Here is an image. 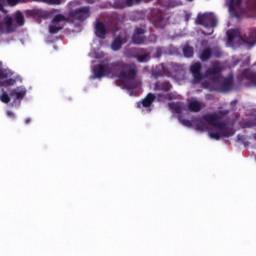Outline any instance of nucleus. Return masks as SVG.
Wrapping results in <instances>:
<instances>
[{"label": "nucleus", "instance_id": "1", "mask_svg": "<svg viewBox=\"0 0 256 256\" xmlns=\"http://www.w3.org/2000/svg\"><path fill=\"white\" fill-rule=\"evenodd\" d=\"M91 17V8L84 6L77 8L68 13V16L57 14L52 19V24L49 26V33L55 35L58 31L63 29V23H83L86 19Z\"/></svg>", "mask_w": 256, "mask_h": 256}, {"label": "nucleus", "instance_id": "2", "mask_svg": "<svg viewBox=\"0 0 256 256\" xmlns=\"http://www.w3.org/2000/svg\"><path fill=\"white\" fill-rule=\"evenodd\" d=\"M109 69H114V75L120 78L121 81H125L124 87L128 91H133L139 87L136 77L138 73L137 64L135 63H125L119 60L114 63H110Z\"/></svg>", "mask_w": 256, "mask_h": 256}, {"label": "nucleus", "instance_id": "3", "mask_svg": "<svg viewBox=\"0 0 256 256\" xmlns=\"http://www.w3.org/2000/svg\"><path fill=\"white\" fill-rule=\"evenodd\" d=\"M202 119L203 121H206L208 125H212V127L220 130V132H210V139H215V141H219L221 137H233V135H235V130H233V128H229L227 122H222L221 116L217 115V113L205 114L202 116Z\"/></svg>", "mask_w": 256, "mask_h": 256}, {"label": "nucleus", "instance_id": "4", "mask_svg": "<svg viewBox=\"0 0 256 256\" xmlns=\"http://www.w3.org/2000/svg\"><path fill=\"white\" fill-rule=\"evenodd\" d=\"M228 42L233 43V41H242L253 47L256 43V28L252 29L248 35L241 36L237 30H228L227 31Z\"/></svg>", "mask_w": 256, "mask_h": 256}, {"label": "nucleus", "instance_id": "5", "mask_svg": "<svg viewBox=\"0 0 256 256\" xmlns=\"http://www.w3.org/2000/svg\"><path fill=\"white\" fill-rule=\"evenodd\" d=\"M126 56L130 59H136L138 63H148V61H151V53L143 48H130L127 50Z\"/></svg>", "mask_w": 256, "mask_h": 256}, {"label": "nucleus", "instance_id": "6", "mask_svg": "<svg viewBox=\"0 0 256 256\" xmlns=\"http://www.w3.org/2000/svg\"><path fill=\"white\" fill-rule=\"evenodd\" d=\"M197 23L198 25L206 27V29H215V27H217V18L215 17V14L211 12L199 14L197 16Z\"/></svg>", "mask_w": 256, "mask_h": 256}, {"label": "nucleus", "instance_id": "7", "mask_svg": "<svg viewBox=\"0 0 256 256\" xmlns=\"http://www.w3.org/2000/svg\"><path fill=\"white\" fill-rule=\"evenodd\" d=\"M15 31H17V25L13 24V17L0 15V33L9 34L15 33Z\"/></svg>", "mask_w": 256, "mask_h": 256}, {"label": "nucleus", "instance_id": "8", "mask_svg": "<svg viewBox=\"0 0 256 256\" xmlns=\"http://www.w3.org/2000/svg\"><path fill=\"white\" fill-rule=\"evenodd\" d=\"M221 71H223L221 63H219V61H215L212 63V66L206 70L205 75L207 79L217 83V81L221 79Z\"/></svg>", "mask_w": 256, "mask_h": 256}, {"label": "nucleus", "instance_id": "9", "mask_svg": "<svg viewBox=\"0 0 256 256\" xmlns=\"http://www.w3.org/2000/svg\"><path fill=\"white\" fill-rule=\"evenodd\" d=\"M12 77L11 70L0 68V87H13L17 83V79Z\"/></svg>", "mask_w": 256, "mask_h": 256}, {"label": "nucleus", "instance_id": "10", "mask_svg": "<svg viewBox=\"0 0 256 256\" xmlns=\"http://www.w3.org/2000/svg\"><path fill=\"white\" fill-rule=\"evenodd\" d=\"M111 64H98L96 66H94L93 68V74H94V77L95 79H101L103 77H105V74L106 73H112L114 74L115 73V69H111L109 68Z\"/></svg>", "mask_w": 256, "mask_h": 256}, {"label": "nucleus", "instance_id": "11", "mask_svg": "<svg viewBox=\"0 0 256 256\" xmlns=\"http://www.w3.org/2000/svg\"><path fill=\"white\" fill-rule=\"evenodd\" d=\"M201 69V62H195L190 66V72L194 78V83H201V81H203L204 76L203 73H201Z\"/></svg>", "mask_w": 256, "mask_h": 256}, {"label": "nucleus", "instance_id": "12", "mask_svg": "<svg viewBox=\"0 0 256 256\" xmlns=\"http://www.w3.org/2000/svg\"><path fill=\"white\" fill-rule=\"evenodd\" d=\"M165 76L171 77V72L169 71L167 66H165V64H159L158 66L152 69V77H154V79H159V77Z\"/></svg>", "mask_w": 256, "mask_h": 256}, {"label": "nucleus", "instance_id": "13", "mask_svg": "<svg viewBox=\"0 0 256 256\" xmlns=\"http://www.w3.org/2000/svg\"><path fill=\"white\" fill-rule=\"evenodd\" d=\"M145 29L143 28H135L134 33L132 35V42L134 45H143L145 43Z\"/></svg>", "mask_w": 256, "mask_h": 256}, {"label": "nucleus", "instance_id": "14", "mask_svg": "<svg viewBox=\"0 0 256 256\" xmlns=\"http://www.w3.org/2000/svg\"><path fill=\"white\" fill-rule=\"evenodd\" d=\"M27 95V89L23 86H18L10 91V97L14 98V101H23Z\"/></svg>", "mask_w": 256, "mask_h": 256}, {"label": "nucleus", "instance_id": "15", "mask_svg": "<svg viewBox=\"0 0 256 256\" xmlns=\"http://www.w3.org/2000/svg\"><path fill=\"white\" fill-rule=\"evenodd\" d=\"M94 33L98 39H105V35L108 33L105 23L101 22V20L96 21Z\"/></svg>", "mask_w": 256, "mask_h": 256}, {"label": "nucleus", "instance_id": "16", "mask_svg": "<svg viewBox=\"0 0 256 256\" xmlns=\"http://www.w3.org/2000/svg\"><path fill=\"white\" fill-rule=\"evenodd\" d=\"M231 89H233V79L231 78H226L219 86L215 87V91L218 93H225Z\"/></svg>", "mask_w": 256, "mask_h": 256}, {"label": "nucleus", "instance_id": "17", "mask_svg": "<svg viewBox=\"0 0 256 256\" xmlns=\"http://www.w3.org/2000/svg\"><path fill=\"white\" fill-rule=\"evenodd\" d=\"M173 89V84L169 81H158L154 84V91H163V93H169Z\"/></svg>", "mask_w": 256, "mask_h": 256}, {"label": "nucleus", "instance_id": "18", "mask_svg": "<svg viewBox=\"0 0 256 256\" xmlns=\"http://www.w3.org/2000/svg\"><path fill=\"white\" fill-rule=\"evenodd\" d=\"M243 77L250 81L254 87H256V71H251V70H244L242 73Z\"/></svg>", "mask_w": 256, "mask_h": 256}, {"label": "nucleus", "instance_id": "19", "mask_svg": "<svg viewBox=\"0 0 256 256\" xmlns=\"http://www.w3.org/2000/svg\"><path fill=\"white\" fill-rule=\"evenodd\" d=\"M121 47H123V38H121V36H117L112 41L111 49L112 51H120Z\"/></svg>", "mask_w": 256, "mask_h": 256}, {"label": "nucleus", "instance_id": "20", "mask_svg": "<svg viewBox=\"0 0 256 256\" xmlns=\"http://www.w3.org/2000/svg\"><path fill=\"white\" fill-rule=\"evenodd\" d=\"M188 109L192 113H199V111H201V109H202L201 102L195 101V100L190 101L189 104H188Z\"/></svg>", "mask_w": 256, "mask_h": 256}, {"label": "nucleus", "instance_id": "21", "mask_svg": "<svg viewBox=\"0 0 256 256\" xmlns=\"http://www.w3.org/2000/svg\"><path fill=\"white\" fill-rule=\"evenodd\" d=\"M213 57V51L211 48H204L202 52L200 53V59L201 61H209V59Z\"/></svg>", "mask_w": 256, "mask_h": 256}, {"label": "nucleus", "instance_id": "22", "mask_svg": "<svg viewBox=\"0 0 256 256\" xmlns=\"http://www.w3.org/2000/svg\"><path fill=\"white\" fill-rule=\"evenodd\" d=\"M155 99H156L155 94L153 93L147 94V96L142 100L143 107H151Z\"/></svg>", "mask_w": 256, "mask_h": 256}, {"label": "nucleus", "instance_id": "23", "mask_svg": "<svg viewBox=\"0 0 256 256\" xmlns=\"http://www.w3.org/2000/svg\"><path fill=\"white\" fill-rule=\"evenodd\" d=\"M168 107L173 113L179 114L183 111V106L181 105L180 102H171L168 104Z\"/></svg>", "mask_w": 256, "mask_h": 256}, {"label": "nucleus", "instance_id": "24", "mask_svg": "<svg viewBox=\"0 0 256 256\" xmlns=\"http://www.w3.org/2000/svg\"><path fill=\"white\" fill-rule=\"evenodd\" d=\"M163 19H164L163 13L161 12L153 13L152 20L155 27H163L161 26V22L163 21Z\"/></svg>", "mask_w": 256, "mask_h": 256}, {"label": "nucleus", "instance_id": "25", "mask_svg": "<svg viewBox=\"0 0 256 256\" xmlns=\"http://www.w3.org/2000/svg\"><path fill=\"white\" fill-rule=\"evenodd\" d=\"M15 22L18 27H23L25 25V16H23V12L18 11L15 14Z\"/></svg>", "mask_w": 256, "mask_h": 256}, {"label": "nucleus", "instance_id": "26", "mask_svg": "<svg viewBox=\"0 0 256 256\" xmlns=\"http://www.w3.org/2000/svg\"><path fill=\"white\" fill-rule=\"evenodd\" d=\"M196 123L195 129L196 131H207L209 129V125L201 120H193Z\"/></svg>", "mask_w": 256, "mask_h": 256}, {"label": "nucleus", "instance_id": "27", "mask_svg": "<svg viewBox=\"0 0 256 256\" xmlns=\"http://www.w3.org/2000/svg\"><path fill=\"white\" fill-rule=\"evenodd\" d=\"M184 57L191 58L195 55V51L192 46L186 45L182 49Z\"/></svg>", "mask_w": 256, "mask_h": 256}, {"label": "nucleus", "instance_id": "28", "mask_svg": "<svg viewBox=\"0 0 256 256\" xmlns=\"http://www.w3.org/2000/svg\"><path fill=\"white\" fill-rule=\"evenodd\" d=\"M255 126H256V123L253 120H248V121L240 122L241 129H251V128L255 127Z\"/></svg>", "mask_w": 256, "mask_h": 256}, {"label": "nucleus", "instance_id": "29", "mask_svg": "<svg viewBox=\"0 0 256 256\" xmlns=\"http://www.w3.org/2000/svg\"><path fill=\"white\" fill-rule=\"evenodd\" d=\"M159 97H163L164 99H167V101H173L177 99L178 95L177 92H170L168 94H160Z\"/></svg>", "mask_w": 256, "mask_h": 256}, {"label": "nucleus", "instance_id": "30", "mask_svg": "<svg viewBox=\"0 0 256 256\" xmlns=\"http://www.w3.org/2000/svg\"><path fill=\"white\" fill-rule=\"evenodd\" d=\"M39 3H46V5H61L63 0H32Z\"/></svg>", "mask_w": 256, "mask_h": 256}, {"label": "nucleus", "instance_id": "31", "mask_svg": "<svg viewBox=\"0 0 256 256\" xmlns=\"http://www.w3.org/2000/svg\"><path fill=\"white\" fill-rule=\"evenodd\" d=\"M241 3H243V0H230V11H235V7H241Z\"/></svg>", "mask_w": 256, "mask_h": 256}, {"label": "nucleus", "instance_id": "32", "mask_svg": "<svg viewBox=\"0 0 256 256\" xmlns=\"http://www.w3.org/2000/svg\"><path fill=\"white\" fill-rule=\"evenodd\" d=\"M116 9H125L127 7L125 0H116L114 3Z\"/></svg>", "mask_w": 256, "mask_h": 256}, {"label": "nucleus", "instance_id": "33", "mask_svg": "<svg viewBox=\"0 0 256 256\" xmlns=\"http://www.w3.org/2000/svg\"><path fill=\"white\" fill-rule=\"evenodd\" d=\"M126 3V7H133L134 5H139L143 0H124Z\"/></svg>", "mask_w": 256, "mask_h": 256}, {"label": "nucleus", "instance_id": "34", "mask_svg": "<svg viewBox=\"0 0 256 256\" xmlns=\"http://www.w3.org/2000/svg\"><path fill=\"white\" fill-rule=\"evenodd\" d=\"M0 101L2 103H9L11 101V97H9V94H7V92H3V94L0 96Z\"/></svg>", "mask_w": 256, "mask_h": 256}, {"label": "nucleus", "instance_id": "35", "mask_svg": "<svg viewBox=\"0 0 256 256\" xmlns=\"http://www.w3.org/2000/svg\"><path fill=\"white\" fill-rule=\"evenodd\" d=\"M202 87L203 89H208L209 91H215V87L211 86V82L207 80L202 82Z\"/></svg>", "mask_w": 256, "mask_h": 256}, {"label": "nucleus", "instance_id": "36", "mask_svg": "<svg viewBox=\"0 0 256 256\" xmlns=\"http://www.w3.org/2000/svg\"><path fill=\"white\" fill-rule=\"evenodd\" d=\"M179 121L182 125H185V127H193V121L191 120L179 118Z\"/></svg>", "mask_w": 256, "mask_h": 256}, {"label": "nucleus", "instance_id": "37", "mask_svg": "<svg viewBox=\"0 0 256 256\" xmlns=\"http://www.w3.org/2000/svg\"><path fill=\"white\" fill-rule=\"evenodd\" d=\"M5 1H0V12L3 13V15H7V10H5Z\"/></svg>", "mask_w": 256, "mask_h": 256}, {"label": "nucleus", "instance_id": "38", "mask_svg": "<svg viewBox=\"0 0 256 256\" xmlns=\"http://www.w3.org/2000/svg\"><path fill=\"white\" fill-rule=\"evenodd\" d=\"M161 55H163V50H161V48H158L155 52V57L157 59H159V57H161Z\"/></svg>", "mask_w": 256, "mask_h": 256}, {"label": "nucleus", "instance_id": "39", "mask_svg": "<svg viewBox=\"0 0 256 256\" xmlns=\"http://www.w3.org/2000/svg\"><path fill=\"white\" fill-rule=\"evenodd\" d=\"M173 67L176 68L177 71H183V66L182 65L174 64Z\"/></svg>", "mask_w": 256, "mask_h": 256}, {"label": "nucleus", "instance_id": "40", "mask_svg": "<svg viewBox=\"0 0 256 256\" xmlns=\"http://www.w3.org/2000/svg\"><path fill=\"white\" fill-rule=\"evenodd\" d=\"M7 116L10 117L11 119L15 118V113H13L12 111H7Z\"/></svg>", "mask_w": 256, "mask_h": 256}, {"label": "nucleus", "instance_id": "41", "mask_svg": "<svg viewBox=\"0 0 256 256\" xmlns=\"http://www.w3.org/2000/svg\"><path fill=\"white\" fill-rule=\"evenodd\" d=\"M237 141H245V136L241 135V134H238L237 135Z\"/></svg>", "mask_w": 256, "mask_h": 256}, {"label": "nucleus", "instance_id": "42", "mask_svg": "<svg viewBox=\"0 0 256 256\" xmlns=\"http://www.w3.org/2000/svg\"><path fill=\"white\" fill-rule=\"evenodd\" d=\"M202 35H204L205 37H209V35H213V30H211V32L209 33H205V31H203Z\"/></svg>", "mask_w": 256, "mask_h": 256}, {"label": "nucleus", "instance_id": "43", "mask_svg": "<svg viewBox=\"0 0 256 256\" xmlns=\"http://www.w3.org/2000/svg\"><path fill=\"white\" fill-rule=\"evenodd\" d=\"M29 123H31V118H26V119H25V124H26V125H29Z\"/></svg>", "mask_w": 256, "mask_h": 256}, {"label": "nucleus", "instance_id": "44", "mask_svg": "<svg viewBox=\"0 0 256 256\" xmlns=\"http://www.w3.org/2000/svg\"><path fill=\"white\" fill-rule=\"evenodd\" d=\"M187 1H189L190 3L193 2V0H187Z\"/></svg>", "mask_w": 256, "mask_h": 256}]
</instances>
